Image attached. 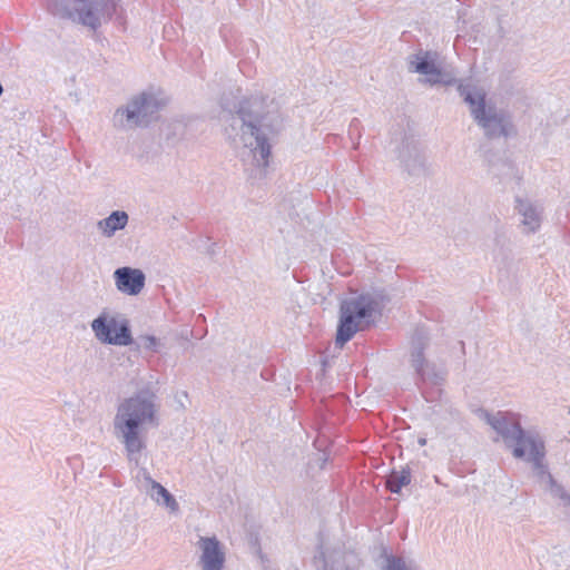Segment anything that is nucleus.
<instances>
[{
	"label": "nucleus",
	"instance_id": "1",
	"mask_svg": "<svg viewBox=\"0 0 570 570\" xmlns=\"http://www.w3.org/2000/svg\"><path fill=\"white\" fill-rule=\"evenodd\" d=\"M261 105L257 99L242 104L225 120V132L245 161L265 168L269 163L271 139L281 129L282 118L277 110L261 112Z\"/></svg>",
	"mask_w": 570,
	"mask_h": 570
},
{
	"label": "nucleus",
	"instance_id": "2",
	"mask_svg": "<svg viewBox=\"0 0 570 570\" xmlns=\"http://www.w3.org/2000/svg\"><path fill=\"white\" fill-rule=\"evenodd\" d=\"M480 416L503 439L515 459H522L532 465L539 485L559 500V505L570 513V494L549 472L544 462L546 446L542 438L535 432L523 431L512 413L491 414L482 411Z\"/></svg>",
	"mask_w": 570,
	"mask_h": 570
},
{
	"label": "nucleus",
	"instance_id": "3",
	"mask_svg": "<svg viewBox=\"0 0 570 570\" xmlns=\"http://www.w3.org/2000/svg\"><path fill=\"white\" fill-rule=\"evenodd\" d=\"M159 407L157 395L149 390L138 391L117 404L112 434L122 444L128 462L135 466L140 465L148 431L159 426Z\"/></svg>",
	"mask_w": 570,
	"mask_h": 570
},
{
	"label": "nucleus",
	"instance_id": "4",
	"mask_svg": "<svg viewBox=\"0 0 570 570\" xmlns=\"http://www.w3.org/2000/svg\"><path fill=\"white\" fill-rule=\"evenodd\" d=\"M53 17L87 27L94 31L109 22L121 0H43Z\"/></svg>",
	"mask_w": 570,
	"mask_h": 570
},
{
	"label": "nucleus",
	"instance_id": "5",
	"mask_svg": "<svg viewBox=\"0 0 570 570\" xmlns=\"http://www.w3.org/2000/svg\"><path fill=\"white\" fill-rule=\"evenodd\" d=\"M458 91L469 106L473 120L480 126L485 136L490 138L507 137L512 128L507 115L495 106L487 102V92L483 87L472 79L459 80Z\"/></svg>",
	"mask_w": 570,
	"mask_h": 570
},
{
	"label": "nucleus",
	"instance_id": "6",
	"mask_svg": "<svg viewBox=\"0 0 570 570\" xmlns=\"http://www.w3.org/2000/svg\"><path fill=\"white\" fill-rule=\"evenodd\" d=\"M383 295L376 292L348 297L341 303L336 344L343 346L381 314Z\"/></svg>",
	"mask_w": 570,
	"mask_h": 570
},
{
	"label": "nucleus",
	"instance_id": "7",
	"mask_svg": "<svg viewBox=\"0 0 570 570\" xmlns=\"http://www.w3.org/2000/svg\"><path fill=\"white\" fill-rule=\"evenodd\" d=\"M160 107V101L154 95L142 92L115 111L114 125L120 129L147 126L156 117Z\"/></svg>",
	"mask_w": 570,
	"mask_h": 570
},
{
	"label": "nucleus",
	"instance_id": "8",
	"mask_svg": "<svg viewBox=\"0 0 570 570\" xmlns=\"http://www.w3.org/2000/svg\"><path fill=\"white\" fill-rule=\"evenodd\" d=\"M406 63L410 72L424 76V82L430 86L456 83L454 78L442 71L440 56L436 51L419 49L407 56Z\"/></svg>",
	"mask_w": 570,
	"mask_h": 570
},
{
	"label": "nucleus",
	"instance_id": "9",
	"mask_svg": "<svg viewBox=\"0 0 570 570\" xmlns=\"http://www.w3.org/2000/svg\"><path fill=\"white\" fill-rule=\"evenodd\" d=\"M91 330L97 341L102 344L128 346L132 343L128 321L117 320L105 312L91 322Z\"/></svg>",
	"mask_w": 570,
	"mask_h": 570
},
{
	"label": "nucleus",
	"instance_id": "10",
	"mask_svg": "<svg viewBox=\"0 0 570 570\" xmlns=\"http://www.w3.org/2000/svg\"><path fill=\"white\" fill-rule=\"evenodd\" d=\"M134 476L135 485L139 492L147 494L156 504L166 508L170 513L179 511L175 497L160 483L155 481L146 468L137 466Z\"/></svg>",
	"mask_w": 570,
	"mask_h": 570
},
{
	"label": "nucleus",
	"instance_id": "11",
	"mask_svg": "<svg viewBox=\"0 0 570 570\" xmlns=\"http://www.w3.org/2000/svg\"><path fill=\"white\" fill-rule=\"evenodd\" d=\"M202 570H223L225 550L216 537H199L197 542Z\"/></svg>",
	"mask_w": 570,
	"mask_h": 570
},
{
	"label": "nucleus",
	"instance_id": "12",
	"mask_svg": "<svg viewBox=\"0 0 570 570\" xmlns=\"http://www.w3.org/2000/svg\"><path fill=\"white\" fill-rule=\"evenodd\" d=\"M117 289L126 295L136 296L145 287L146 276L141 269L120 267L114 272Z\"/></svg>",
	"mask_w": 570,
	"mask_h": 570
},
{
	"label": "nucleus",
	"instance_id": "13",
	"mask_svg": "<svg viewBox=\"0 0 570 570\" xmlns=\"http://www.w3.org/2000/svg\"><path fill=\"white\" fill-rule=\"evenodd\" d=\"M399 159L409 173H415L424 166V153L414 138H405L399 149Z\"/></svg>",
	"mask_w": 570,
	"mask_h": 570
},
{
	"label": "nucleus",
	"instance_id": "14",
	"mask_svg": "<svg viewBox=\"0 0 570 570\" xmlns=\"http://www.w3.org/2000/svg\"><path fill=\"white\" fill-rule=\"evenodd\" d=\"M517 210L521 216V225L524 233H534L539 229L542 220L541 208L530 200L518 199Z\"/></svg>",
	"mask_w": 570,
	"mask_h": 570
},
{
	"label": "nucleus",
	"instance_id": "15",
	"mask_svg": "<svg viewBox=\"0 0 570 570\" xmlns=\"http://www.w3.org/2000/svg\"><path fill=\"white\" fill-rule=\"evenodd\" d=\"M423 336H420L417 341L413 342L411 357L412 365L415 368L416 373L421 375L423 380H430L433 383L438 384L443 380V373H434L431 371L430 366L425 364L423 357Z\"/></svg>",
	"mask_w": 570,
	"mask_h": 570
},
{
	"label": "nucleus",
	"instance_id": "16",
	"mask_svg": "<svg viewBox=\"0 0 570 570\" xmlns=\"http://www.w3.org/2000/svg\"><path fill=\"white\" fill-rule=\"evenodd\" d=\"M129 216L124 210H115L106 218L97 222L98 232L107 237L111 238L119 230H122L128 225Z\"/></svg>",
	"mask_w": 570,
	"mask_h": 570
},
{
	"label": "nucleus",
	"instance_id": "17",
	"mask_svg": "<svg viewBox=\"0 0 570 570\" xmlns=\"http://www.w3.org/2000/svg\"><path fill=\"white\" fill-rule=\"evenodd\" d=\"M493 262L499 271L508 269L513 262L512 250L505 238H497L492 252Z\"/></svg>",
	"mask_w": 570,
	"mask_h": 570
},
{
	"label": "nucleus",
	"instance_id": "18",
	"mask_svg": "<svg viewBox=\"0 0 570 570\" xmlns=\"http://www.w3.org/2000/svg\"><path fill=\"white\" fill-rule=\"evenodd\" d=\"M411 482V473L409 469H402L401 471H393L387 480L386 487L393 493H399L401 489Z\"/></svg>",
	"mask_w": 570,
	"mask_h": 570
},
{
	"label": "nucleus",
	"instance_id": "19",
	"mask_svg": "<svg viewBox=\"0 0 570 570\" xmlns=\"http://www.w3.org/2000/svg\"><path fill=\"white\" fill-rule=\"evenodd\" d=\"M382 570H417L414 562L400 556H385Z\"/></svg>",
	"mask_w": 570,
	"mask_h": 570
},
{
	"label": "nucleus",
	"instance_id": "20",
	"mask_svg": "<svg viewBox=\"0 0 570 570\" xmlns=\"http://www.w3.org/2000/svg\"><path fill=\"white\" fill-rule=\"evenodd\" d=\"M138 341H139L140 347H142L144 350L150 351V352H155V353L158 352L161 346L159 338H157L154 335H148V334L140 335L138 337Z\"/></svg>",
	"mask_w": 570,
	"mask_h": 570
},
{
	"label": "nucleus",
	"instance_id": "21",
	"mask_svg": "<svg viewBox=\"0 0 570 570\" xmlns=\"http://www.w3.org/2000/svg\"><path fill=\"white\" fill-rule=\"evenodd\" d=\"M419 444H420L421 446H424V445L426 444V440H425V439H423V438L419 439Z\"/></svg>",
	"mask_w": 570,
	"mask_h": 570
},
{
	"label": "nucleus",
	"instance_id": "22",
	"mask_svg": "<svg viewBox=\"0 0 570 570\" xmlns=\"http://www.w3.org/2000/svg\"><path fill=\"white\" fill-rule=\"evenodd\" d=\"M3 92V88H2V85L0 83V96L2 95Z\"/></svg>",
	"mask_w": 570,
	"mask_h": 570
}]
</instances>
